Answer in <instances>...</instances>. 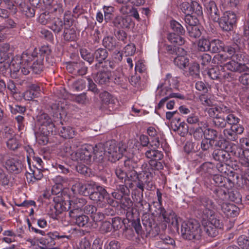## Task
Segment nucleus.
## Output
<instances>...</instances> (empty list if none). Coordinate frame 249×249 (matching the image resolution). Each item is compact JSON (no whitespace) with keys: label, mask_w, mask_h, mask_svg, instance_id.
Returning <instances> with one entry per match:
<instances>
[{"label":"nucleus","mask_w":249,"mask_h":249,"mask_svg":"<svg viewBox=\"0 0 249 249\" xmlns=\"http://www.w3.org/2000/svg\"><path fill=\"white\" fill-rule=\"evenodd\" d=\"M94 69L98 71L94 81L101 85L107 84L111 76V72L105 68L104 65L98 66L97 64H95Z\"/></svg>","instance_id":"nucleus-16"},{"label":"nucleus","mask_w":249,"mask_h":249,"mask_svg":"<svg viewBox=\"0 0 249 249\" xmlns=\"http://www.w3.org/2000/svg\"><path fill=\"white\" fill-rule=\"evenodd\" d=\"M181 232L184 239L199 240L201 237L200 225L195 220L183 222L181 224Z\"/></svg>","instance_id":"nucleus-7"},{"label":"nucleus","mask_w":249,"mask_h":249,"mask_svg":"<svg viewBox=\"0 0 249 249\" xmlns=\"http://www.w3.org/2000/svg\"><path fill=\"white\" fill-rule=\"evenodd\" d=\"M0 162L8 171L16 174L20 173L23 167L20 160L11 156L7 153L0 154Z\"/></svg>","instance_id":"nucleus-9"},{"label":"nucleus","mask_w":249,"mask_h":249,"mask_svg":"<svg viewBox=\"0 0 249 249\" xmlns=\"http://www.w3.org/2000/svg\"><path fill=\"white\" fill-rule=\"evenodd\" d=\"M216 172L214 164L211 162H205L196 169V172L202 176L212 175Z\"/></svg>","instance_id":"nucleus-20"},{"label":"nucleus","mask_w":249,"mask_h":249,"mask_svg":"<svg viewBox=\"0 0 249 249\" xmlns=\"http://www.w3.org/2000/svg\"><path fill=\"white\" fill-rule=\"evenodd\" d=\"M228 196L229 199L232 201L238 202L241 200L240 194L235 189L232 190L230 188L228 190Z\"/></svg>","instance_id":"nucleus-53"},{"label":"nucleus","mask_w":249,"mask_h":249,"mask_svg":"<svg viewBox=\"0 0 249 249\" xmlns=\"http://www.w3.org/2000/svg\"><path fill=\"white\" fill-rule=\"evenodd\" d=\"M231 188L228 189L227 187L216 188L213 190V193L216 196L221 200L227 199L228 198V192Z\"/></svg>","instance_id":"nucleus-36"},{"label":"nucleus","mask_w":249,"mask_h":249,"mask_svg":"<svg viewBox=\"0 0 249 249\" xmlns=\"http://www.w3.org/2000/svg\"><path fill=\"white\" fill-rule=\"evenodd\" d=\"M103 44L106 48L112 50L116 46V39L111 36L105 37L103 40Z\"/></svg>","instance_id":"nucleus-41"},{"label":"nucleus","mask_w":249,"mask_h":249,"mask_svg":"<svg viewBox=\"0 0 249 249\" xmlns=\"http://www.w3.org/2000/svg\"><path fill=\"white\" fill-rule=\"evenodd\" d=\"M211 140L203 139L200 143L201 151L199 152V156L201 158L206 159V158L210 157L211 152L213 150V145Z\"/></svg>","instance_id":"nucleus-21"},{"label":"nucleus","mask_w":249,"mask_h":249,"mask_svg":"<svg viewBox=\"0 0 249 249\" xmlns=\"http://www.w3.org/2000/svg\"><path fill=\"white\" fill-rule=\"evenodd\" d=\"M180 9L185 15L195 14L200 16L202 14L201 6L196 1L190 3L183 2L180 5Z\"/></svg>","instance_id":"nucleus-15"},{"label":"nucleus","mask_w":249,"mask_h":249,"mask_svg":"<svg viewBox=\"0 0 249 249\" xmlns=\"http://www.w3.org/2000/svg\"><path fill=\"white\" fill-rule=\"evenodd\" d=\"M75 75H84L86 74L87 68L82 61L75 62Z\"/></svg>","instance_id":"nucleus-44"},{"label":"nucleus","mask_w":249,"mask_h":249,"mask_svg":"<svg viewBox=\"0 0 249 249\" xmlns=\"http://www.w3.org/2000/svg\"><path fill=\"white\" fill-rule=\"evenodd\" d=\"M67 19L65 18L64 21L59 18H54L51 23L48 27L55 33L58 34L63 28H65V24H68Z\"/></svg>","instance_id":"nucleus-24"},{"label":"nucleus","mask_w":249,"mask_h":249,"mask_svg":"<svg viewBox=\"0 0 249 249\" xmlns=\"http://www.w3.org/2000/svg\"><path fill=\"white\" fill-rule=\"evenodd\" d=\"M138 204L140 205L142 210L144 213L142 216V222L145 228V231L149 234H158L160 228L158 226L157 224L155 222L154 216L147 213L150 211L149 203L140 198Z\"/></svg>","instance_id":"nucleus-5"},{"label":"nucleus","mask_w":249,"mask_h":249,"mask_svg":"<svg viewBox=\"0 0 249 249\" xmlns=\"http://www.w3.org/2000/svg\"><path fill=\"white\" fill-rule=\"evenodd\" d=\"M51 109L54 117L61 119L65 115L64 108L59 102L53 104L51 106Z\"/></svg>","instance_id":"nucleus-32"},{"label":"nucleus","mask_w":249,"mask_h":249,"mask_svg":"<svg viewBox=\"0 0 249 249\" xmlns=\"http://www.w3.org/2000/svg\"><path fill=\"white\" fill-rule=\"evenodd\" d=\"M147 166V164L142 165V172L144 173L143 177H145V178H147L143 183L144 186H145V188L147 190H151L153 187V182L151 181L152 174L150 172L149 168H146Z\"/></svg>","instance_id":"nucleus-28"},{"label":"nucleus","mask_w":249,"mask_h":249,"mask_svg":"<svg viewBox=\"0 0 249 249\" xmlns=\"http://www.w3.org/2000/svg\"><path fill=\"white\" fill-rule=\"evenodd\" d=\"M208 74L211 79L221 82H230L234 79V74L227 71L223 67L212 68L208 71Z\"/></svg>","instance_id":"nucleus-11"},{"label":"nucleus","mask_w":249,"mask_h":249,"mask_svg":"<svg viewBox=\"0 0 249 249\" xmlns=\"http://www.w3.org/2000/svg\"><path fill=\"white\" fill-rule=\"evenodd\" d=\"M223 42L218 39H212L210 41L209 52L212 53H217L224 49Z\"/></svg>","instance_id":"nucleus-30"},{"label":"nucleus","mask_w":249,"mask_h":249,"mask_svg":"<svg viewBox=\"0 0 249 249\" xmlns=\"http://www.w3.org/2000/svg\"><path fill=\"white\" fill-rule=\"evenodd\" d=\"M36 123L39 125V132L41 135H42V139L38 137L39 141H42L40 142L43 144H45L48 142V136L53 133L54 128V125L52 122L51 118L49 116L45 113H41L37 115Z\"/></svg>","instance_id":"nucleus-6"},{"label":"nucleus","mask_w":249,"mask_h":249,"mask_svg":"<svg viewBox=\"0 0 249 249\" xmlns=\"http://www.w3.org/2000/svg\"><path fill=\"white\" fill-rule=\"evenodd\" d=\"M213 123L217 128H224L226 126V118L219 115L213 119Z\"/></svg>","instance_id":"nucleus-38"},{"label":"nucleus","mask_w":249,"mask_h":249,"mask_svg":"<svg viewBox=\"0 0 249 249\" xmlns=\"http://www.w3.org/2000/svg\"><path fill=\"white\" fill-rule=\"evenodd\" d=\"M213 159L220 162H226L231 158L230 155L222 149H215L212 153Z\"/></svg>","instance_id":"nucleus-27"},{"label":"nucleus","mask_w":249,"mask_h":249,"mask_svg":"<svg viewBox=\"0 0 249 249\" xmlns=\"http://www.w3.org/2000/svg\"><path fill=\"white\" fill-rule=\"evenodd\" d=\"M131 21V18L128 16H117L114 19L113 24L118 28H129Z\"/></svg>","instance_id":"nucleus-23"},{"label":"nucleus","mask_w":249,"mask_h":249,"mask_svg":"<svg viewBox=\"0 0 249 249\" xmlns=\"http://www.w3.org/2000/svg\"><path fill=\"white\" fill-rule=\"evenodd\" d=\"M210 182L217 188L227 187L232 188L234 183L231 179L219 175H214L210 178Z\"/></svg>","instance_id":"nucleus-18"},{"label":"nucleus","mask_w":249,"mask_h":249,"mask_svg":"<svg viewBox=\"0 0 249 249\" xmlns=\"http://www.w3.org/2000/svg\"><path fill=\"white\" fill-rule=\"evenodd\" d=\"M226 119L227 124L231 125L238 124L240 121V119L231 112L226 116Z\"/></svg>","instance_id":"nucleus-60"},{"label":"nucleus","mask_w":249,"mask_h":249,"mask_svg":"<svg viewBox=\"0 0 249 249\" xmlns=\"http://www.w3.org/2000/svg\"><path fill=\"white\" fill-rule=\"evenodd\" d=\"M81 195L85 196H89V197L92 199V197L93 194V186L90 184H87L83 185L82 184Z\"/></svg>","instance_id":"nucleus-51"},{"label":"nucleus","mask_w":249,"mask_h":249,"mask_svg":"<svg viewBox=\"0 0 249 249\" xmlns=\"http://www.w3.org/2000/svg\"><path fill=\"white\" fill-rule=\"evenodd\" d=\"M75 217V223L79 227H83L88 223L89 218L88 216L84 214H76Z\"/></svg>","instance_id":"nucleus-50"},{"label":"nucleus","mask_w":249,"mask_h":249,"mask_svg":"<svg viewBox=\"0 0 249 249\" xmlns=\"http://www.w3.org/2000/svg\"><path fill=\"white\" fill-rule=\"evenodd\" d=\"M189 73L194 77H197L199 75V65L196 62L192 63L189 67Z\"/></svg>","instance_id":"nucleus-52"},{"label":"nucleus","mask_w":249,"mask_h":249,"mask_svg":"<svg viewBox=\"0 0 249 249\" xmlns=\"http://www.w3.org/2000/svg\"><path fill=\"white\" fill-rule=\"evenodd\" d=\"M100 193L94 192V204H97L98 208H103L106 205L105 197L107 195V192L104 187H99Z\"/></svg>","instance_id":"nucleus-25"},{"label":"nucleus","mask_w":249,"mask_h":249,"mask_svg":"<svg viewBox=\"0 0 249 249\" xmlns=\"http://www.w3.org/2000/svg\"><path fill=\"white\" fill-rule=\"evenodd\" d=\"M145 156L150 160H161L163 157V155L161 151L154 148L146 150Z\"/></svg>","instance_id":"nucleus-31"},{"label":"nucleus","mask_w":249,"mask_h":249,"mask_svg":"<svg viewBox=\"0 0 249 249\" xmlns=\"http://www.w3.org/2000/svg\"><path fill=\"white\" fill-rule=\"evenodd\" d=\"M181 35L172 33H169L168 35L167 38L168 40L172 43L177 45H182L184 43V39Z\"/></svg>","instance_id":"nucleus-33"},{"label":"nucleus","mask_w":249,"mask_h":249,"mask_svg":"<svg viewBox=\"0 0 249 249\" xmlns=\"http://www.w3.org/2000/svg\"><path fill=\"white\" fill-rule=\"evenodd\" d=\"M237 20L236 15L232 11H226L220 18L219 25L220 27L225 31H231Z\"/></svg>","instance_id":"nucleus-12"},{"label":"nucleus","mask_w":249,"mask_h":249,"mask_svg":"<svg viewBox=\"0 0 249 249\" xmlns=\"http://www.w3.org/2000/svg\"><path fill=\"white\" fill-rule=\"evenodd\" d=\"M166 50L170 54L177 55L174 58V63L178 68L184 70L189 66V59L185 55L186 52L183 48L168 46Z\"/></svg>","instance_id":"nucleus-8"},{"label":"nucleus","mask_w":249,"mask_h":249,"mask_svg":"<svg viewBox=\"0 0 249 249\" xmlns=\"http://www.w3.org/2000/svg\"><path fill=\"white\" fill-rule=\"evenodd\" d=\"M64 150L66 153V156L69 157L72 160L77 162L84 161L88 163L90 161L92 156V152H90L86 147L79 148L76 151H73L71 147L66 146Z\"/></svg>","instance_id":"nucleus-10"},{"label":"nucleus","mask_w":249,"mask_h":249,"mask_svg":"<svg viewBox=\"0 0 249 249\" xmlns=\"http://www.w3.org/2000/svg\"><path fill=\"white\" fill-rule=\"evenodd\" d=\"M9 182V178L6 173L0 167V185L3 186L8 185Z\"/></svg>","instance_id":"nucleus-61"},{"label":"nucleus","mask_w":249,"mask_h":249,"mask_svg":"<svg viewBox=\"0 0 249 249\" xmlns=\"http://www.w3.org/2000/svg\"><path fill=\"white\" fill-rule=\"evenodd\" d=\"M115 173L117 178L123 181V180L125 181L127 175L120 167H117L115 169Z\"/></svg>","instance_id":"nucleus-58"},{"label":"nucleus","mask_w":249,"mask_h":249,"mask_svg":"<svg viewBox=\"0 0 249 249\" xmlns=\"http://www.w3.org/2000/svg\"><path fill=\"white\" fill-rule=\"evenodd\" d=\"M240 61L232 59L225 64V68L232 72H249V68L246 64L239 62Z\"/></svg>","instance_id":"nucleus-17"},{"label":"nucleus","mask_w":249,"mask_h":249,"mask_svg":"<svg viewBox=\"0 0 249 249\" xmlns=\"http://www.w3.org/2000/svg\"><path fill=\"white\" fill-rule=\"evenodd\" d=\"M111 221V227H112L115 231L118 230L121 228L122 226V221L121 218L119 217H115L112 218Z\"/></svg>","instance_id":"nucleus-63"},{"label":"nucleus","mask_w":249,"mask_h":249,"mask_svg":"<svg viewBox=\"0 0 249 249\" xmlns=\"http://www.w3.org/2000/svg\"><path fill=\"white\" fill-rule=\"evenodd\" d=\"M7 147L13 150H15L18 148V142L15 138H9L7 141Z\"/></svg>","instance_id":"nucleus-62"},{"label":"nucleus","mask_w":249,"mask_h":249,"mask_svg":"<svg viewBox=\"0 0 249 249\" xmlns=\"http://www.w3.org/2000/svg\"><path fill=\"white\" fill-rule=\"evenodd\" d=\"M210 41L205 38H201L197 43L198 49L201 52H207L209 51Z\"/></svg>","instance_id":"nucleus-42"},{"label":"nucleus","mask_w":249,"mask_h":249,"mask_svg":"<svg viewBox=\"0 0 249 249\" xmlns=\"http://www.w3.org/2000/svg\"><path fill=\"white\" fill-rule=\"evenodd\" d=\"M196 205L201 213L204 232L210 237H216L223 225L220 220L215 216V206L213 202L208 197H200Z\"/></svg>","instance_id":"nucleus-1"},{"label":"nucleus","mask_w":249,"mask_h":249,"mask_svg":"<svg viewBox=\"0 0 249 249\" xmlns=\"http://www.w3.org/2000/svg\"><path fill=\"white\" fill-rule=\"evenodd\" d=\"M223 135L225 139L228 141H235L238 139V136H236V134L231 128L224 129Z\"/></svg>","instance_id":"nucleus-54"},{"label":"nucleus","mask_w":249,"mask_h":249,"mask_svg":"<svg viewBox=\"0 0 249 249\" xmlns=\"http://www.w3.org/2000/svg\"><path fill=\"white\" fill-rule=\"evenodd\" d=\"M53 180L55 184L63 186L64 188L67 187L69 184L68 179L60 176L55 177Z\"/></svg>","instance_id":"nucleus-59"},{"label":"nucleus","mask_w":249,"mask_h":249,"mask_svg":"<svg viewBox=\"0 0 249 249\" xmlns=\"http://www.w3.org/2000/svg\"><path fill=\"white\" fill-rule=\"evenodd\" d=\"M35 56L23 53L21 56H17L12 60L7 59L5 61L0 60V69L2 68L6 70L9 69L13 72H19L24 75L28 74L31 71V62L34 60Z\"/></svg>","instance_id":"nucleus-3"},{"label":"nucleus","mask_w":249,"mask_h":249,"mask_svg":"<svg viewBox=\"0 0 249 249\" xmlns=\"http://www.w3.org/2000/svg\"><path fill=\"white\" fill-rule=\"evenodd\" d=\"M31 70L33 72L36 74L40 73L43 70V64L42 59H40L39 60H37L36 62H34L32 66Z\"/></svg>","instance_id":"nucleus-56"},{"label":"nucleus","mask_w":249,"mask_h":249,"mask_svg":"<svg viewBox=\"0 0 249 249\" xmlns=\"http://www.w3.org/2000/svg\"><path fill=\"white\" fill-rule=\"evenodd\" d=\"M224 151L235 157H240L241 155L242 148L237 145L228 141Z\"/></svg>","instance_id":"nucleus-26"},{"label":"nucleus","mask_w":249,"mask_h":249,"mask_svg":"<svg viewBox=\"0 0 249 249\" xmlns=\"http://www.w3.org/2000/svg\"><path fill=\"white\" fill-rule=\"evenodd\" d=\"M158 212L159 217L165 223H168L172 228L178 230V219L176 213L171 210L166 211L165 209L160 207L159 208Z\"/></svg>","instance_id":"nucleus-13"},{"label":"nucleus","mask_w":249,"mask_h":249,"mask_svg":"<svg viewBox=\"0 0 249 249\" xmlns=\"http://www.w3.org/2000/svg\"><path fill=\"white\" fill-rule=\"evenodd\" d=\"M170 26L176 34L180 35H183L185 34V31L181 24L176 20L171 21Z\"/></svg>","instance_id":"nucleus-45"},{"label":"nucleus","mask_w":249,"mask_h":249,"mask_svg":"<svg viewBox=\"0 0 249 249\" xmlns=\"http://www.w3.org/2000/svg\"><path fill=\"white\" fill-rule=\"evenodd\" d=\"M221 210L227 216L235 217L239 214V209L233 204L223 203L221 205Z\"/></svg>","instance_id":"nucleus-22"},{"label":"nucleus","mask_w":249,"mask_h":249,"mask_svg":"<svg viewBox=\"0 0 249 249\" xmlns=\"http://www.w3.org/2000/svg\"><path fill=\"white\" fill-rule=\"evenodd\" d=\"M68 24H65L63 34L64 39L67 41H73L76 38L75 31L73 28L71 27L70 21H67Z\"/></svg>","instance_id":"nucleus-29"},{"label":"nucleus","mask_w":249,"mask_h":249,"mask_svg":"<svg viewBox=\"0 0 249 249\" xmlns=\"http://www.w3.org/2000/svg\"><path fill=\"white\" fill-rule=\"evenodd\" d=\"M229 57L226 54L218 53L214 56L213 61L214 63L220 65V67L225 68V64L228 62Z\"/></svg>","instance_id":"nucleus-37"},{"label":"nucleus","mask_w":249,"mask_h":249,"mask_svg":"<svg viewBox=\"0 0 249 249\" xmlns=\"http://www.w3.org/2000/svg\"><path fill=\"white\" fill-rule=\"evenodd\" d=\"M204 135L206 137L205 139L213 142L217 137L218 132L213 128H208L204 131Z\"/></svg>","instance_id":"nucleus-46"},{"label":"nucleus","mask_w":249,"mask_h":249,"mask_svg":"<svg viewBox=\"0 0 249 249\" xmlns=\"http://www.w3.org/2000/svg\"><path fill=\"white\" fill-rule=\"evenodd\" d=\"M60 133L61 136L65 139L72 138L75 134L73 129L70 126L63 127L60 130Z\"/></svg>","instance_id":"nucleus-47"},{"label":"nucleus","mask_w":249,"mask_h":249,"mask_svg":"<svg viewBox=\"0 0 249 249\" xmlns=\"http://www.w3.org/2000/svg\"><path fill=\"white\" fill-rule=\"evenodd\" d=\"M239 44L237 43H234L230 45H228L223 51L227 53L230 55L229 58H232L236 59L237 61H241L244 60L245 54L241 51V48L243 46L244 42L242 44L240 42Z\"/></svg>","instance_id":"nucleus-14"},{"label":"nucleus","mask_w":249,"mask_h":249,"mask_svg":"<svg viewBox=\"0 0 249 249\" xmlns=\"http://www.w3.org/2000/svg\"><path fill=\"white\" fill-rule=\"evenodd\" d=\"M100 98L103 103L106 105H109V108L112 107L113 104L115 103V100L112 98L111 95L107 91H103L100 93Z\"/></svg>","instance_id":"nucleus-34"},{"label":"nucleus","mask_w":249,"mask_h":249,"mask_svg":"<svg viewBox=\"0 0 249 249\" xmlns=\"http://www.w3.org/2000/svg\"><path fill=\"white\" fill-rule=\"evenodd\" d=\"M37 92H34L31 89L27 90L24 93L23 97L26 100L30 101L34 98H36L38 96Z\"/></svg>","instance_id":"nucleus-64"},{"label":"nucleus","mask_w":249,"mask_h":249,"mask_svg":"<svg viewBox=\"0 0 249 249\" xmlns=\"http://www.w3.org/2000/svg\"><path fill=\"white\" fill-rule=\"evenodd\" d=\"M173 130L178 131L181 136L184 137L188 132V126L184 122H182L178 124H175V127L173 128Z\"/></svg>","instance_id":"nucleus-39"},{"label":"nucleus","mask_w":249,"mask_h":249,"mask_svg":"<svg viewBox=\"0 0 249 249\" xmlns=\"http://www.w3.org/2000/svg\"><path fill=\"white\" fill-rule=\"evenodd\" d=\"M94 56L98 62V66L104 65L103 61L107 58V53L106 49H98L94 52Z\"/></svg>","instance_id":"nucleus-35"},{"label":"nucleus","mask_w":249,"mask_h":249,"mask_svg":"<svg viewBox=\"0 0 249 249\" xmlns=\"http://www.w3.org/2000/svg\"><path fill=\"white\" fill-rule=\"evenodd\" d=\"M83 204L80 201V199L73 198L70 200L68 203V210H70L69 215L71 217H75L76 214H79L82 212L81 208Z\"/></svg>","instance_id":"nucleus-19"},{"label":"nucleus","mask_w":249,"mask_h":249,"mask_svg":"<svg viewBox=\"0 0 249 249\" xmlns=\"http://www.w3.org/2000/svg\"><path fill=\"white\" fill-rule=\"evenodd\" d=\"M81 57L87 61L89 64L93 61V53L86 49L82 48L80 50Z\"/></svg>","instance_id":"nucleus-48"},{"label":"nucleus","mask_w":249,"mask_h":249,"mask_svg":"<svg viewBox=\"0 0 249 249\" xmlns=\"http://www.w3.org/2000/svg\"><path fill=\"white\" fill-rule=\"evenodd\" d=\"M198 59L202 66H205L210 63L211 60V56L208 53H203L198 57Z\"/></svg>","instance_id":"nucleus-57"},{"label":"nucleus","mask_w":249,"mask_h":249,"mask_svg":"<svg viewBox=\"0 0 249 249\" xmlns=\"http://www.w3.org/2000/svg\"><path fill=\"white\" fill-rule=\"evenodd\" d=\"M124 148H121L115 141L111 140L106 142L105 143L99 142L94 146V157L100 161L103 159V155H106L108 160L115 162L122 157Z\"/></svg>","instance_id":"nucleus-4"},{"label":"nucleus","mask_w":249,"mask_h":249,"mask_svg":"<svg viewBox=\"0 0 249 249\" xmlns=\"http://www.w3.org/2000/svg\"><path fill=\"white\" fill-rule=\"evenodd\" d=\"M54 17L52 14L49 13L44 12L42 13L39 17V21L42 24L50 25L52 20H53Z\"/></svg>","instance_id":"nucleus-43"},{"label":"nucleus","mask_w":249,"mask_h":249,"mask_svg":"<svg viewBox=\"0 0 249 249\" xmlns=\"http://www.w3.org/2000/svg\"><path fill=\"white\" fill-rule=\"evenodd\" d=\"M184 20L188 26L196 25L198 22L196 15L194 14L185 15Z\"/></svg>","instance_id":"nucleus-55"},{"label":"nucleus","mask_w":249,"mask_h":249,"mask_svg":"<svg viewBox=\"0 0 249 249\" xmlns=\"http://www.w3.org/2000/svg\"><path fill=\"white\" fill-rule=\"evenodd\" d=\"M164 142H165V140L162 137L157 136L152 138L150 142V145L153 147L154 149H157L160 145L162 147Z\"/></svg>","instance_id":"nucleus-49"},{"label":"nucleus","mask_w":249,"mask_h":249,"mask_svg":"<svg viewBox=\"0 0 249 249\" xmlns=\"http://www.w3.org/2000/svg\"><path fill=\"white\" fill-rule=\"evenodd\" d=\"M157 89L159 90V91L157 97L165 96L158 104V109L163 107L165 102L170 98H176L179 99L185 98L183 95L176 92L178 90V81L177 77H173L170 73L166 75L164 82L158 85Z\"/></svg>","instance_id":"nucleus-2"},{"label":"nucleus","mask_w":249,"mask_h":249,"mask_svg":"<svg viewBox=\"0 0 249 249\" xmlns=\"http://www.w3.org/2000/svg\"><path fill=\"white\" fill-rule=\"evenodd\" d=\"M187 30L190 37L196 38L200 37L201 35V32L196 25L192 26H187Z\"/></svg>","instance_id":"nucleus-40"}]
</instances>
